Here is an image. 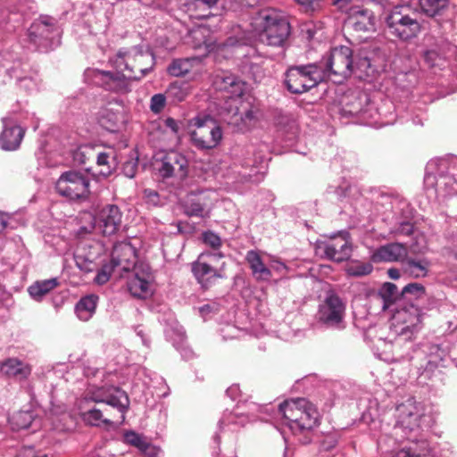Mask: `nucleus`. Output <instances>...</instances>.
<instances>
[{
	"label": "nucleus",
	"mask_w": 457,
	"mask_h": 457,
	"mask_svg": "<svg viewBox=\"0 0 457 457\" xmlns=\"http://www.w3.org/2000/svg\"><path fill=\"white\" fill-rule=\"evenodd\" d=\"M373 270L372 264L358 261L351 262L347 264L345 271L349 276L361 277L370 274Z\"/></svg>",
	"instance_id": "obj_44"
},
{
	"label": "nucleus",
	"mask_w": 457,
	"mask_h": 457,
	"mask_svg": "<svg viewBox=\"0 0 457 457\" xmlns=\"http://www.w3.org/2000/svg\"><path fill=\"white\" fill-rule=\"evenodd\" d=\"M379 295L384 300V308H386L388 304L394 302L397 295V287L390 282L385 283L379 290Z\"/></svg>",
	"instance_id": "obj_46"
},
{
	"label": "nucleus",
	"mask_w": 457,
	"mask_h": 457,
	"mask_svg": "<svg viewBox=\"0 0 457 457\" xmlns=\"http://www.w3.org/2000/svg\"><path fill=\"white\" fill-rule=\"evenodd\" d=\"M165 126L169 128L173 133L177 134L179 130V122L173 118H167L164 121Z\"/></svg>",
	"instance_id": "obj_61"
},
{
	"label": "nucleus",
	"mask_w": 457,
	"mask_h": 457,
	"mask_svg": "<svg viewBox=\"0 0 457 457\" xmlns=\"http://www.w3.org/2000/svg\"><path fill=\"white\" fill-rule=\"evenodd\" d=\"M144 197L145 198L148 204H151L153 205H157L160 203V196L158 193L154 189H145Z\"/></svg>",
	"instance_id": "obj_57"
},
{
	"label": "nucleus",
	"mask_w": 457,
	"mask_h": 457,
	"mask_svg": "<svg viewBox=\"0 0 457 457\" xmlns=\"http://www.w3.org/2000/svg\"><path fill=\"white\" fill-rule=\"evenodd\" d=\"M166 94H155L150 99V110L154 114H159L162 112L166 104Z\"/></svg>",
	"instance_id": "obj_49"
},
{
	"label": "nucleus",
	"mask_w": 457,
	"mask_h": 457,
	"mask_svg": "<svg viewBox=\"0 0 457 457\" xmlns=\"http://www.w3.org/2000/svg\"><path fill=\"white\" fill-rule=\"evenodd\" d=\"M387 274L392 279H398L400 278V270L395 268H391L387 270Z\"/></svg>",
	"instance_id": "obj_63"
},
{
	"label": "nucleus",
	"mask_w": 457,
	"mask_h": 457,
	"mask_svg": "<svg viewBox=\"0 0 457 457\" xmlns=\"http://www.w3.org/2000/svg\"><path fill=\"white\" fill-rule=\"evenodd\" d=\"M116 270L117 269L112 264V262L110 264L104 265L101 270H98L95 278L96 283L98 285L105 284L109 280L111 273Z\"/></svg>",
	"instance_id": "obj_50"
},
{
	"label": "nucleus",
	"mask_w": 457,
	"mask_h": 457,
	"mask_svg": "<svg viewBox=\"0 0 457 457\" xmlns=\"http://www.w3.org/2000/svg\"><path fill=\"white\" fill-rule=\"evenodd\" d=\"M122 213L118 206L108 204L103 207L94 218L95 230L104 236L114 235L121 224Z\"/></svg>",
	"instance_id": "obj_19"
},
{
	"label": "nucleus",
	"mask_w": 457,
	"mask_h": 457,
	"mask_svg": "<svg viewBox=\"0 0 457 457\" xmlns=\"http://www.w3.org/2000/svg\"><path fill=\"white\" fill-rule=\"evenodd\" d=\"M35 450L33 447H24L20 451L17 457H35Z\"/></svg>",
	"instance_id": "obj_62"
},
{
	"label": "nucleus",
	"mask_w": 457,
	"mask_h": 457,
	"mask_svg": "<svg viewBox=\"0 0 457 457\" xmlns=\"http://www.w3.org/2000/svg\"><path fill=\"white\" fill-rule=\"evenodd\" d=\"M353 0H334L333 4L338 9L344 10L345 8V4H350Z\"/></svg>",
	"instance_id": "obj_64"
},
{
	"label": "nucleus",
	"mask_w": 457,
	"mask_h": 457,
	"mask_svg": "<svg viewBox=\"0 0 457 457\" xmlns=\"http://www.w3.org/2000/svg\"><path fill=\"white\" fill-rule=\"evenodd\" d=\"M270 267L273 270L280 274H284L287 271V265L279 260H272Z\"/></svg>",
	"instance_id": "obj_59"
},
{
	"label": "nucleus",
	"mask_w": 457,
	"mask_h": 457,
	"mask_svg": "<svg viewBox=\"0 0 457 457\" xmlns=\"http://www.w3.org/2000/svg\"><path fill=\"white\" fill-rule=\"evenodd\" d=\"M420 322L421 313L417 306L411 304L397 310L393 317L394 333L397 335V337L394 344L378 339L376 348L378 350L383 349V352L377 353L378 357L385 361H389L391 360L389 353L394 345H400L402 341L410 340L413 334L417 332Z\"/></svg>",
	"instance_id": "obj_7"
},
{
	"label": "nucleus",
	"mask_w": 457,
	"mask_h": 457,
	"mask_svg": "<svg viewBox=\"0 0 457 457\" xmlns=\"http://www.w3.org/2000/svg\"><path fill=\"white\" fill-rule=\"evenodd\" d=\"M353 100L354 101L345 104L344 112L353 116L363 113L365 112L364 104L368 102L367 96L364 94L358 95L353 96Z\"/></svg>",
	"instance_id": "obj_45"
},
{
	"label": "nucleus",
	"mask_w": 457,
	"mask_h": 457,
	"mask_svg": "<svg viewBox=\"0 0 457 457\" xmlns=\"http://www.w3.org/2000/svg\"><path fill=\"white\" fill-rule=\"evenodd\" d=\"M190 38L192 39V46L195 49H204L206 54L212 52H220L227 47H232L236 45L238 48L246 45L248 38L251 36H242L238 38L228 37L224 43L217 44L216 40L211 35L210 30L206 27H198L190 31Z\"/></svg>",
	"instance_id": "obj_13"
},
{
	"label": "nucleus",
	"mask_w": 457,
	"mask_h": 457,
	"mask_svg": "<svg viewBox=\"0 0 457 457\" xmlns=\"http://www.w3.org/2000/svg\"><path fill=\"white\" fill-rule=\"evenodd\" d=\"M96 149L90 145H79L72 152L73 162L79 165L85 164L87 161L95 158Z\"/></svg>",
	"instance_id": "obj_43"
},
{
	"label": "nucleus",
	"mask_w": 457,
	"mask_h": 457,
	"mask_svg": "<svg viewBox=\"0 0 457 457\" xmlns=\"http://www.w3.org/2000/svg\"><path fill=\"white\" fill-rule=\"evenodd\" d=\"M298 4L302 5L305 11L312 12L320 7L321 0H295Z\"/></svg>",
	"instance_id": "obj_56"
},
{
	"label": "nucleus",
	"mask_w": 457,
	"mask_h": 457,
	"mask_svg": "<svg viewBox=\"0 0 457 457\" xmlns=\"http://www.w3.org/2000/svg\"><path fill=\"white\" fill-rule=\"evenodd\" d=\"M262 252L250 250L246 253L245 261L247 262L252 275L257 281H269L271 278V269L268 268L262 259Z\"/></svg>",
	"instance_id": "obj_29"
},
{
	"label": "nucleus",
	"mask_w": 457,
	"mask_h": 457,
	"mask_svg": "<svg viewBox=\"0 0 457 457\" xmlns=\"http://www.w3.org/2000/svg\"><path fill=\"white\" fill-rule=\"evenodd\" d=\"M411 6L419 5L421 12L429 17H434L444 11L449 0H400Z\"/></svg>",
	"instance_id": "obj_34"
},
{
	"label": "nucleus",
	"mask_w": 457,
	"mask_h": 457,
	"mask_svg": "<svg viewBox=\"0 0 457 457\" xmlns=\"http://www.w3.org/2000/svg\"><path fill=\"white\" fill-rule=\"evenodd\" d=\"M203 240L213 251L202 253L192 264V271L203 287H208L212 279L224 277L225 262H220L224 255L218 251L221 245L220 237L212 231H206L203 233Z\"/></svg>",
	"instance_id": "obj_6"
},
{
	"label": "nucleus",
	"mask_w": 457,
	"mask_h": 457,
	"mask_svg": "<svg viewBox=\"0 0 457 457\" xmlns=\"http://www.w3.org/2000/svg\"><path fill=\"white\" fill-rule=\"evenodd\" d=\"M34 420L33 413L29 411H19L13 414L10 422L13 429H25L28 428Z\"/></svg>",
	"instance_id": "obj_42"
},
{
	"label": "nucleus",
	"mask_w": 457,
	"mask_h": 457,
	"mask_svg": "<svg viewBox=\"0 0 457 457\" xmlns=\"http://www.w3.org/2000/svg\"><path fill=\"white\" fill-rule=\"evenodd\" d=\"M111 62L118 71L116 74L87 69L85 71L86 80L106 90L126 93L129 90V80L142 79L154 64L153 54L143 46L121 48Z\"/></svg>",
	"instance_id": "obj_1"
},
{
	"label": "nucleus",
	"mask_w": 457,
	"mask_h": 457,
	"mask_svg": "<svg viewBox=\"0 0 457 457\" xmlns=\"http://www.w3.org/2000/svg\"><path fill=\"white\" fill-rule=\"evenodd\" d=\"M408 255L407 247L401 243H391L380 246L371 255V260L374 262H403Z\"/></svg>",
	"instance_id": "obj_27"
},
{
	"label": "nucleus",
	"mask_w": 457,
	"mask_h": 457,
	"mask_svg": "<svg viewBox=\"0 0 457 457\" xmlns=\"http://www.w3.org/2000/svg\"><path fill=\"white\" fill-rule=\"evenodd\" d=\"M345 305L342 299L334 293H328L320 304L319 320L330 328H343Z\"/></svg>",
	"instance_id": "obj_14"
},
{
	"label": "nucleus",
	"mask_w": 457,
	"mask_h": 457,
	"mask_svg": "<svg viewBox=\"0 0 457 457\" xmlns=\"http://www.w3.org/2000/svg\"><path fill=\"white\" fill-rule=\"evenodd\" d=\"M375 73V68L371 65L367 57H353V72L358 79H366L372 77Z\"/></svg>",
	"instance_id": "obj_40"
},
{
	"label": "nucleus",
	"mask_w": 457,
	"mask_h": 457,
	"mask_svg": "<svg viewBox=\"0 0 457 457\" xmlns=\"http://www.w3.org/2000/svg\"><path fill=\"white\" fill-rule=\"evenodd\" d=\"M166 337L180 352L183 358L189 360L194 356L193 350L187 345L185 330L176 320L166 322Z\"/></svg>",
	"instance_id": "obj_26"
},
{
	"label": "nucleus",
	"mask_w": 457,
	"mask_h": 457,
	"mask_svg": "<svg viewBox=\"0 0 457 457\" xmlns=\"http://www.w3.org/2000/svg\"><path fill=\"white\" fill-rule=\"evenodd\" d=\"M284 424L295 435H307L319 425L317 407L306 398H290L278 405Z\"/></svg>",
	"instance_id": "obj_4"
},
{
	"label": "nucleus",
	"mask_w": 457,
	"mask_h": 457,
	"mask_svg": "<svg viewBox=\"0 0 457 457\" xmlns=\"http://www.w3.org/2000/svg\"><path fill=\"white\" fill-rule=\"evenodd\" d=\"M202 71V60L199 57L175 59L168 67L169 74L174 77H184L190 72L196 77Z\"/></svg>",
	"instance_id": "obj_28"
},
{
	"label": "nucleus",
	"mask_w": 457,
	"mask_h": 457,
	"mask_svg": "<svg viewBox=\"0 0 457 457\" xmlns=\"http://www.w3.org/2000/svg\"><path fill=\"white\" fill-rule=\"evenodd\" d=\"M227 395L233 400H237L241 397V390L238 385L234 384L229 386L227 391Z\"/></svg>",
	"instance_id": "obj_60"
},
{
	"label": "nucleus",
	"mask_w": 457,
	"mask_h": 457,
	"mask_svg": "<svg viewBox=\"0 0 457 457\" xmlns=\"http://www.w3.org/2000/svg\"><path fill=\"white\" fill-rule=\"evenodd\" d=\"M424 61L429 67H441L445 64L444 57L434 49L424 53Z\"/></svg>",
	"instance_id": "obj_47"
},
{
	"label": "nucleus",
	"mask_w": 457,
	"mask_h": 457,
	"mask_svg": "<svg viewBox=\"0 0 457 457\" xmlns=\"http://www.w3.org/2000/svg\"><path fill=\"white\" fill-rule=\"evenodd\" d=\"M29 39L44 49L52 48L59 43V31L55 27V21L51 17H41L33 22L28 31Z\"/></svg>",
	"instance_id": "obj_15"
},
{
	"label": "nucleus",
	"mask_w": 457,
	"mask_h": 457,
	"mask_svg": "<svg viewBox=\"0 0 457 457\" xmlns=\"http://www.w3.org/2000/svg\"><path fill=\"white\" fill-rule=\"evenodd\" d=\"M56 192L69 200H82L89 195V179L85 172L70 170L55 183Z\"/></svg>",
	"instance_id": "obj_11"
},
{
	"label": "nucleus",
	"mask_w": 457,
	"mask_h": 457,
	"mask_svg": "<svg viewBox=\"0 0 457 457\" xmlns=\"http://www.w3.org/2000/svg\"><path fill=\"white\" fill-rule=\"evenodd\" d=\"M3 131L0 134V146L5 151H15L21 145L25 135V129L19 125L12 116L2 119Z\"/></svg>",
	"instance_id": "obj_21"
},
{
	"label": "nucleus",
	"mask_w": 457,
	"mask_h": 457,
	"mask_svg": "<svg viewBox=\"0 0 457 457\" xmlns=\"http://www.w3.org/2000/svg\"><path fill=\"white\" fill-rule=\"evenodd\" d=\"M97 120L103 129L116 133L125 128L129 116L125 106L119 102H114L101 108Z\"/></svg>",
	"instance_id": "obj_17"
},
{
	"label": "nucleus",
	"mask_w": 457,
	"mask_h": 457,
	"mask_svg": "<svg viewBox=\"0 0 457 457\" xmlns=\"http://www.w3.org/2000/svg\"><path fill=\"white\" fill-rule=\"evenodd\" d=\"M95 157L96 158V167L98 174L103 177L110 176L116 169V160L113 151L108 152H96Z\"/></svg>",
	"instance_id": "obj_38"
},
{
	"label": "nucleus",
	"mask_w": 457,
	"mask_h": 457,
	"mask_svg": "<svg viewBox=\"0 0 457 457\" xmlns=\"http://www.w3.org/2000/svg\"><path fill=\"white\" fill-rule=\"evenodd\" d=\"M403 297L408 295H412L414 298H420L425 294V288L421 284L411 283L406 285L402 291Z\"/></svg>",
	"instance_id": "obj_51"
},
{
	"label": "nucleus",
	"mask_w": 457,
	"mask_h": 457,
	"mask_svg": "<svg viewBox=\"0 0 457 457\" xmlns=\"http://www.w3.org/2000/svg\"><path fill=\"white\" fill-rule=\"evenodd\" d=\"M214 85L217 89L229 93L231 97H239L245 91V83L230 73L217 75Z\"/></svg>",
	"instance_id": "obj_30"
},
{
	"label": "nucleus",
	"mask_w": 457,
	"mask_h": 457,
	"mask_svg": "<svg viewBox=\"0 0 457 457\" xmlns=\"http://www.w3.org/2000/svg\"><path fill=\"white\" fill-rule=\"evenodd\" d=\"M248 422V418L238 412L226 411L219 421L220 432H236Z\"/></svg>",
	"instance_id": "obj_33"
},
{
	"label": "nucleus",
	"mask_w": 457,
	"mask_h": 457,
	"mask_svg": "<svg viewBox=\"0 0 457 457\" xmlns=\"http://www.w3.org/2000/svg\"><path fill=\"white\" fill-rule=\"evenodd\" d=\"M154 278L148 266L135 267L128 278L127 287L129 293L141 299L150 297L154 293Z\"/></svg>",
	"instance_id": "obj_18"
},
{
	"label": "nucleus",
	"mask_w": 457,
	"mask_h": 457,
	"mask_svg": "<svg viewBox=\"0 0 457 457\" xmlns=\"http://www.w3.org/2000/svg\"><path fill=\"white\" fill-rule=\"evenodd\" d=\"M154 167L163 179L173 178L182 180L188 173V160L181 153L170 151L156 158Z\"/></svg>",
	"instance_id": "obj_12"
},
{
	"label": "nucleus",
	"mask_w": 457,
	"mask_h": 457,
	"mask_svg": "<svg viewBox=\"0 0 457 457\" xmlns=\"http://www.w3.org/2000/svg\"><path fill=\"white\" fill-rule=\"evenodd\" d=\"M431 407L418 403L409 397L396 406V424L395 434L403 433V436L412 442V445L403 448L392 457H436L434 449L428 441L418 439L420 431L428 428L434 423Z\"/></svg>",
	"instance_id": "obj_3"
},
{
	"label": "nucleus",
	"mask_w": 457,
	"mask_h": 457,
	"mask_svg": "<svg viewBox=\"0 0 457 457\" xmlns=\"http://www.w3.org/2000/svg\"><path fill=\"white\" fill-rule=\"evenodd\" d=\"M185 212L188 216L204 217V209L199 202L191 201L185 206Z\"/></svg>",
	"instance_id": "obj_53"
},
{
	"label": "nucleus",
	"mask_w": 457,
	"mask_h": 457,
	"mask_svg": "<svg viewBox=\"0 0 457 457\" xmlns=\"http://www.w3.org/2000/svg\"><path fill=\"white\" fill-rule=\"evenodd\" d=\"M58 286L59 281L55 278L37 280L28 287V292L33 300L41 302L46 295Z\"/></svg>",
	"instance_id": "obj_35"
},
{
	"label": "nucleus",
	"mask_w": 457,
	"mask_h": 457,
	"mask_svg": "<svg viewBox=\"0 0 457 457\" xmlns=\"http://www.w3.org/2000/svg\"><path fill=\"white\" fill-rule=\"evenodd\" d=\"M127 393L118 386H96L89 389L79 402L82 420L93 427L120 425L129 409Z\"/></svg>",
	"instance_id": "obj_2"
},
{
	"label": "nucleus",
	"mask_w": 457,
	"mask_h": 457,
	"mask_svg": "<svg viewBox=\"0 0 457 457\" xmlns=\"http://www.w3.org/2000/svg\"><path fill=\"white\" fill-rule=\"evenodd\" d=\"M124 438L128 444L134 445L139 449H145L146 446V442L143 439V437L140 435L137 434L136 432L129 431L125 433Z\"/></svg>",
	"instance_id": "obj_52"
},
{
	"label": "nucleus",
	"mask_w": 457,
	"mask_h": 457,
	"mask_svg": "<svg viewBox=\"0 0 457 457\" xmlns=\"http://www.w3.org/2000/svg\"><path fill=\"white\" fill-rule=\"evenodd\" d=\"M187 128L192 145L198 150L214 149L221 142V128L210 115L198 114L189 119Z\"/></svg>",
	"instance_id": "obj_8"
},
{
	"label": "nucleus",
	"mask_w": 457,
	"mask_h": 457,
	"mask_svg": "<svg viewBox=\"0 0 457 457\" xmlns=\"http://www.w3.org/2000/svg\"><path fill=\"white\" fill-rule=\"evenodd\" d=\"M18 83L21 88L28 92H33L38 88V80L36 74L18 78Z\"/></svg>",
	"instance_id": "obj_48"
},
{
	"label": "nucleus",
	"mask_w": 457,
	"mask_h": 457,
	"mask_svg": "<svg viewBox=\"0 0 457 457\" xmlns=\"http://www.w3.org/2000/svg\"><path fill=\"white\" fill-rule=\"evenodd\" d=\"M137 169V161L131 159L123 164V173L126 177L132 179L135 177Z\"/></svg>",
	"instance_id": "obj_55"
},
{
	"label": "nucleus",
	"mask_w": 457,
	"mask_h": 457,
	"mask_svg": "<svg viewBox=\"0 0 457 457\" xmlns=\"http://www.w3.org/2000/svg\"><path fill=\"white\" fill-rule=\"evenodd\" d=\"M192 93V87L187 82L175 81L166 89L167 98L174 104L185 101Z\"/></svg>",
	"instance_id": "obj_37"
},
{
	"label": "nucleus",
	"mask_w": 457,
	"mask_h": 457,
	"mask_svg": "<svg viewBox=\"0 0 457 457\" xmlns=\"http://www.w3.org/2000/svg\"><path fill=\"white\" fill-rule=\"evenodd\" d=\"M102 251L103 247L99 242L79 241L74 253L77 267L85 272L93 271L97 266L96 261Z\"/></svg>",
	"instance_id": "obj_20"
},
{
	"label": "nucleus",
	"mask_w": 457,
	"mask_h": 457,
	"mask_svg": "<svg viewBox=\"0 0 457 457\" xmlns=\"http://www.w3.org/2000/svg\"><path fill=\"white\" fill-rule=\"evenodd\" d=\"M324 71V80L328 79L336 84L342 83L353 72V56L348 46H338L331 50L329 54L317 62Z\"/></svg>",
	"instance_id": "obj_9"
},
{
	"label": "nucleus",
	"mask_w": 457,
	"mask_h": 457,
	"mask_svg": "<svg viewBox=\"0 0 457 457\" xmlns=\"http://www.w3.org/2000/svg\"><path fill=\"white\" fill-rule=\"evenodd\" d=\"M435 162H430L426 168L424 184L427 188H434L436 195L441 194L443 187H445L444 192L447 195L457 194V181L452 177L440 176L438 179L435 175Z\"/></svg>",
	"instance_id": "obj_24"
},
{
	"label": "nucleus",
	"mask_w": 457,
	"mask_h": 457,
	"mask_svg": "<svg viewBox=\"0 0 457 457\" xmlns=\"http://www.w3.org/2000/svg\"><path fill=\"white\" fill-rule=\"evenodd\" d=\"M219 0H188L187 11L195 19H206L215 15Z\"/></svg>",
	"instance_id": "obj_31"
},
{
	"label": "nucleus",
	"mask_w": 457,
	"mask_h": 457,
	"mask_svg": "<svg viewBox=\"0 0 457 457\" xmlns=\"http://www.w3.org/2000/svg\"><path fill=\"white\" fill-rule=\"evenodd\" d=\"M97 301L98 296L95 295L82 297L75 306L77 317L82 321L89 320L96 312Z\"/></svg>",
	"instance_id": "obj_36"
},
{
	"label": "nucleus",
	"mask_w": 457,
	"mask_h": 457,
	"mask_svg": "<svg viewBox=\"0 0 457 457\" xmlns=\"http://www.w3.org/2000/svg\"><path fill=\"white\" fill-rule=\"evenodd\" d=\"M135 248L127 242H120L113 246L112 253V264L120 271H129L131 268L140 267L136 265Z\"/></svg>",
	"instance_id": "obj_23"
},
{
	"label": "nucleus",
	"mask_w": 457,
	"mask_h": 457,
	"mask_svg": "<svg viewBox=\"0 0 457 457\" xmlns=\"http://www.w3.org/2000/svg\"><path fill=\"white\" fill-rule=\"evenodd\" d=\"M251 26L262 43L272 46H282L290 34L288 21L272 8L257 12L252 18Z\"/></svg>",
	"instance_id": "obj_5"
},
{
	"label": "nucleus",
	"mask_w": 457,
	"mask_h": 457,
	"mask_svg": "<svg viewBox=\"0 0 457 457\" xmlns=\"http://www.w3.org/2000/svg\"><path fill=\"white\" fill-rule=\"evenodd\" d=\"M341 11L348 13L346 22L355 31L369 32L375 30L376 18L371 11L359 6L348 8V4H345V8Z\"/></svg>",
	"instance_id": "obj_22"
},
{
	"label": "nucleus",
	"mask_w": 457,
	"mask_h": 457,
	"mask_svg": "<svg viewBox=\"0 0 457 457\" xmlns=\"http://www.w3.org/2000/svg\"><path fill=\"white\" fill-rule=\"evenodd\" d=\"M256 121L257 110H254L249 102L240 101L239 105L236 106V112L228 120V124L239 131H246L253 127Z\"/></svg>",
	"instance_id": "obj_25"
},
{
	"label": "nucleus",
	"mask_w": 457,
	"mask_h": 457,
	"mask_svg": "<svg viewBox=\"0 0 457 457\" xmlns=\"http://www.w3.org/2000/svg\"><path fill=\"white\" fill-rule=\"evenodd\" d=\"M413 231V225L410 222H402L394 231L396 235L410 236Z\"/></svg>",
	"instance_id": "obj_58"
},
{
	"label": "nucleus",
	"mask_w": 457,
	"mask_h": 457,
	"mask_svg": "<svg viewBox=\"0 0 457 457\" xmlns=\"http://www.w3.org/2000/svg\"><path fill=\"white\" fill-rule=\"evenodd\" d=\"M446 353L436 345L430 348L429 353L426 357V365L423 367L425 371H434L437 369L446 368Z\"/></svg>",
	"instance_id": "obj_39"
},
{
	"label": "nucleus",
	"mask_w": 457,
	"mask_h": 457,
	"mask_svg": "<svg viewBox=\"0 0 457 457\" xmlns=\"http://www.w3.org/2000/svg\"><path fill=\"white\" fill-rule=\"evenodd\" d=\"M30 370L31 367L18 357H9L0 361V371H26Z\"/></svg>",
	"instance_id": "obj_41"
},
{
	"label": "nucleus",
	"mask_w": 457,
	"mask_h": 457,
	"mask_svg": "<svg viewBox=\"0 0 457 457\" xmlns=\"http://www.w3.org/2000/svg\"><path fill=\"white\" fill-rule=\"evenodd\" d=\"M13 217L7 213H0V234L7 229L17 228V226L12 224Z\"/></svg>",
	"instance_id": "obj_54"
},
{
	"label": "nucleus",
	"mask_w": 457,
	"mask_h": 457,
	"mask_svg": "<svg viewBox=\"0 0 457 457\" xmlns=\"http://www.w3.org/2000/svg\"><path fill=\"white\" fill-rule=\"evenodd\" d=\"M431 262L428 258L406 257L403 262V270L414 278H425L428 274Z\"/></svg>",
	"instance_id": "obj_32"
},
{
	"label": "nucleus",
	"mask_w": 457,
	"mask_h": 457,
	"mask_svg": "<svg viewBox=\"0 0 457 457\" xmlns=\"http://www.w3.org/2000/svg\"><path fill=\"white\" fill-rule=\"evenodd\" d=\"M351 245L346 234L334 237L328 240L318 241L315 245V253L321 258L341 262L351 255Z\"/></svg>",
	"instance_id": "obj_16"
},
{
	"label": "nucleus",
	"mask_w": 457,
	"mask_h": 457,
	"mask_svg": "<svg viewBox=\"0 0 457 457\" xmlns=\"http://www.w3.org/2000/svg\"><path fill=\"white\" fill-rule=\"evenodd\" d=\"M322 67L317 62L287 69L285 84L293 94H303L324 80Z\"/></svg>",
	"instance_id": "obj_10"
}]
</instances>
